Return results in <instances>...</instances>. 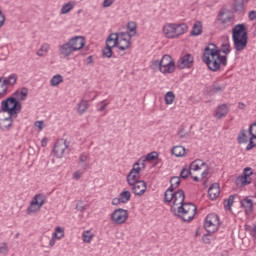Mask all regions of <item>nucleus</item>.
I'll return each instance as SVG.
<instances>
[{"label": "nucleus", "instance_id": "1", "mask_svg": "<svg viewBox=\"0 0 256 256\" xmlns=\"http://www.w3.org/2000/svg\"><path fill=\"white\" fill-rule=\"evenodd\" d=\"M169 195L167 196V191H165L164 203H172L170 209L173 215L184 221V223L193 221L197 214V206L191 202H185V192L183 189H178L176 192L170 191Z\"/></svg>", "mask_w": 256, "mask_h": 256}, {"label": "nucleus", "instance_id": "2", "mask_svg": "<svg viewBox=\"0 0 256 256\" xmlns=\"http://www.w3.org/2000/svg\"><path fill=\"white\" fill-rule=\"evenodd\" d=\"M202 61L210 71L214 72L221 71V67H227V56L221 55V50L213 43L205 47Z\"/></svg>", "mask_w": 256, "mask_h": 256}, {"label": "nucleus", "instance_id": "3", "mask_svg": "<svg viewBox=\"0 0 256 256\" xmlns=\"http://www.w3.org/2000/svg\"><path fill=\"white\" fill-rule=\"evenodd\" d=\"M232 41L234 43V49L238 53H241V51H244L245 47H247L249 36L247 32V26H245L244 23L237 24L233 27Z\"/></svg>", "mask_w": 256, "mask_h": 256}, {"label": "nucleus", "instance_id": "4", "mask_svg": "<svg viewBox=\"0 0 256 256\" xmlns=\"http://www.w3.org/2000/svg\"><path fill=\"white\" fill-rule=\"evenodd\" d=\"M131 37L129 32L110 33L108 41H112L113 47H118L120 51H127L131 47Z\"/></svg>", "mask_w": 256, "mask_h": 256}, {"label": "nucleus", "instance_id": "5", "mask_svg": "<svg viewBox=\"0 0 256 256\" xmlns=\"http://www.w3.org/2000/svg\"><path fill=\"white\" fill-rule=\"evenodd\" d=\"M187 31H189V26L186 23H169L163 27V33L167 39H177V37L185 35Z\"/></svg>", "mask_w": 256, "mask_h": 256}, {"label": "nucleus", "instance_id": "6", "mask_svg": "<svg viewBox=\"0 0 256 256\" xmlns=\"http://www.w3.org/2000/svg\"><path fill=\"white\" fill-rule=\"evenodd\" d=\"M1 107L0 115L1 113H8L10 117H17L18 111H21V102L15 97H9L1 102Z\"/></svg>", "mask_w": 256, "mask_h": 256}, {"label": "nucleus", "instance_id": "7", "mask_svg": "<svg viewBox=\"0 0 256 256\" xmlns=\"http://www.w3.org/2000/svg\"><path fill=\"white\" fill-rule=\"evenodd\" d=\"M204 229L209 234L215 233L219 229V216L217 214H208L205 219Z\"/></svg>", "mask_w": 256, "mask_h": 256}, {"label": "nucleus", "instance_id": "8", "mask_svg": "<svg viewBox=\"0 0 256 256\" xmlns=\"http://www.w3.org/2000/svg\"><path fill=\"white\" fill-rule=\"evenodd\" d=\"M129 219V211L123 209V208H118L114 210L111 214V221L115 225H123Z\"/></svg>", "mask_w": 256, "mask_h": 256}, {"label": "nucleus", "instance_id": "9", "mask_svg": "<svg viewBox=\"0 0 256 256\" xmlns=\"http://www.w3.org/2000/svg\"><path fill=\"white\" fill-rule=\"evenodd\" d=\"M161 62V73H174L175 72V61L169 54L163 55Z\"/></svg>", "mask_w": 256, "mask_h": 256}, {"label": "nucleus", "instance_id": "10", "mask_svg": "<svg viewBox=\"0 0 256 256\" xmlns=\"http://www.w3.org/2000/svg\"><path fill=\"white\" fill-rule=\"evenodd\" d=\"M217 21H219L220 25L223 27H231L235 23V15L227 12L225 10H221L217 16Z\"/></svg>", "mask_w": 256, "mask_h": 256}, {"label": "nucleus", "instance_id": "11", "mask_svg": "<svg viewBox=\"0 0 256 256\" xmlns=\"http://www.w3.org/2000/svg\"><path fill=\"white\" fill-rule=\"evenodd\" d=\"M251 175L253 172L250 167L244 169L243 174L238 176L236 179V185H240V187H246V185H251Z\"/></svg>", "mask_w": 256, "mask_h": 256}, {"label": "nucleus", "instance_id": "12", "mask_svg": "<svg viewBox=\"0 0 256 256\" xmlns=\"http://www.w3.org/2000/svg\"><path fill=\"white\" fill-rule=\"evenodd\" d=\"M69 146L67 145V140L65 139H59L53 148V153L54 155H56V157H58V159H61V157H63V155H65V151H67V148Z\"/></svg>", "mask_w": 256, "mask_h": 256}, {"label": "nucleus", "instance_id": "13", "mask_svg": "<svg viewBox=\"0 0 256 256\" xmlns=\"http://www.w3.org/2000/svg\"><path fill=\"white\" fill-rule=\"evenodd\" d=\"M129 186L131 187L132 193L138 197L145 195V191H147V183L143 180L130 184Z\"/></svg>", "mask_w": 256, "mask_h": 256}, {"label": "nucleus", "instance_id": "14", "mask_svg": "<svg viewBox=\"0 0 256 256\" xmlns=\"http://www.w3.org/2000/svg\"><path fill=\"white\" fill-rule=\"evenodd\" d=\"M140 179H141V168L132 167V169L130 170V172L126 177V181L128 185H133L141 181Z\"/></svg>", "mask_w": 256, "mask_h": 256}, {"label": "nucleus", "instance_id": "15", "mask_svg": "<svg viewBox=\"0 0 256 256\" xmlns=\"http://www.w3.org/2000/svg\"><path fill=\"white\" fill-rule=\"evenodd\" d=\"M194 58L191 54H186L178 60L177 67L179 69H191L193 67Z\"/></svg>", "mask_w": 256, "mask_h": 256}, {"label": "nucleus", "instance_id": "16", "mask_svg": "<svg viewBox=\"0 0 256 256\" xmlns=\"http://www.w3.org/2000/svg\"><path fill=\"white\" fill-rule=\"evenodd\" d=\"M68 43H70L74 52L81 51V48L85 47V38L82 36H74L69 39Z\"/></svg>", "mask_w": 256, "mask_h": 256}, {"label": "nucleus", "instance_id": "17", "mask_svg": "<svg viewBox=\"0 0 256 256\" xmlns=\"http://www.w3.org/2000/svg\"><path fill=\"white\" fill-rule=\"evenodd\" d=\"M248 133L250 135V138H249V143L246 146V151H251V149H253V147H255V145H256L253 142V139H256V135H255V133H256V122L252 123L249 126Z\"/></svg>", "mask_w": 256, "mask_h": 256}, {"label": "nucleus", "instance_id": "18", "mask_svg": "<svg viewBox=\"0 0 256 256\" xmlns=\"http://www.w3.org/2000/svg\"><path fill=\"white\" fill-rule=\"evenodd\" d=\"M240 206L244 209L246 215L253 213V200L249 196H246L240 201Z\"/></svg>", "mask_w": 256, "mask_h": 256}, {"label": "nucleus", "instance_id": "19", "mask_svg": "<svg viewBox=\"0 0 256 256\" xmlns=\"http://www.w3.org/2000/svg\"><path fill=\"white\" fill-rule=\"evenodd\" d=\"M73 53H75V50H73V47L69 42L59 46V54L62 55V57H70Z\"/></svg>", "mask_w": 256, "mask_h": 256}, {"label": "nucleus", "instance_id": "20", "mask_svg": "<svg viewBox=\"0 0 256 256\" xmlns=\"http://www.w3.org/2000/svg\"><path fill=\"white\" fill-rule=\"evenodd\" d=\"M117 46H113V41H108L106 39V47L102 50V56L106 59H111L113 57V48Z\"/></svg>", "mask_w": 256, "mask_h": 256}, {"label": "nucleus", "instance_id": "21", "mask_svg": "<svg viewBox=\"0 0 256 256\" xmlns=\"http://www.w3.org/2000/svg\"><path fill=\"white\" fill-rule=\"evenodd\" d=\"M179 185H181V178L179 176H173L170 179V187L166 190V196H171V194H169L170 191H175V189H177V187H179Z\"/></svg>", "mask_w": 256, "mask_h": 256}, {"label": "nucleus", "instance_id": "22", "mask_svg": "<svg viewBox=\"0 0 256 256\" xmlns=\"http://www.w3.org/2000/svg\"><path fill=\"white\" fill-rule=\"evenodd\" d=\"M219 193H220V190H219V184L218 183L212 184L208 189V197L212 201L217 199V197H219Z\"/></svg>", "mask_w": 256, "mask_h": 256}, {"label": "nucleus", "instance_id": "23", "mask_svg": "<svg viewBox=\"0 0 256 256\" xmlns=\"http://www.w3.org/2000/svg\"><path fill=\"white\" fill-rule=\"evenodd\" d=\"M227 113H229V108L227 107V104H222L218 106L215 117L216 119H223V117H226Z\"/></svg>", "mask_w": 256, "mask_h": 256}, {"label": "nucleus", "instance_id": "24", "mask_svg": "<svg viewBox=\"0 0 256 256\" xmlns=\"http://www.w3.org/2000/svg\"><path fill=\"white\" fill-rule=\"evenodd\" d=\"M13 125V116L9 115L6 118L0 119V129H2V131H7V129H9V127H11Z\"/></svg>", "mask_w": 256, "mask_h": 256}, {"label": "nucleus", "instance_id": "25", "mask_svg": "<svg viewBox=\"0 0 256 256\" xmlns=\"http://www.w3.org/2000/svg\"><path fill=\"white\" fill-rule=\"evenodd\" d=\"M201 33H203V23H201V21H196L190 34L192 37H198V35H201Z\"/></svg>", "mask_w": 256, "mask_h": 256}, {"label": "nucleus", "instance_id": "26", "mask_svg": "<svg viewBox=\"0 0 256 256\" xmlns=\"http://www.w3.org/2000/svg\"><path fill=\"white\" fill-rule=\"evenodd\" d=\"M203 167H207V164L203 162L201 159H196L190 164V171H199L200 169H203Z\"/></svg>", "mask_w": 256, "mask_h": 256}, {"label": "nucleus", "instance_id": "27", "mask_svg": "<svg viewBox=\"0 0 256 256\" xmlns=\"http://www.w3.org/2000/svg\"><path fill=\"white\" fill-rule=\"evenodd\" d=\"M235 13H243L245 11V0H234Z\"/></svg>", "mask_w": 256, "mask_h": 256}, {"label": "nucleus", "instance_id": "28", "mask_svg": "<svg viewBox=\"0 0 256 256\" xmlns=\"http://www.w3.org/2000/svg\"><path fill=\"white\" fill-rule=\"evenodd\" d=\"M237 142L239 145H243L249 142V138H247V130L242 129L237 136Z\"/></svg>", "mask_w": 256, "mask_h": 256}, {"label": "nucleus", "instance_id": "29", "mask_svg": "<svg viewBox=\"0 0 256 256\" xmlns=\"http://www.w3.org/2000/svg\"><path fill=\"white\" fill-rule=\"evenodd\" d=\"M28 94H29V89H27L26 87H23L21 91L18 90L14 93L15 97H18L20 101H25V99H27Z\"/></svg>", "mask_w": 256, "mask_h": 256}, {"label": "nucleus", "instance_id": "30", "mask_svg": "<svg viewBox=\"0 0 256 256\" xmlns=\"http://www.w3.org/2000/svg\"><path fill=\"white\" fill-rule=\"evenodd\" d=\"M1 83L7 87V85H15L17 83V75L15 74H11L8 79L4 78L3 80H1Z\"/></svg>", "mask_w": 256, "mask_h": 256}, {"label": "nucleus", "instance_id": "31", "mask_svg": "<svg viewBox=\"0 0 256 256\" xmlns=\"http://www.w3.org/2000/svg\"><path fill=\"white\" fill-rule=\"evenodd\" d=\"M171 153L175 157H183V155H185V147H183V146H174L171 150Z\"/></svg>", "mask_w": 256, "mask_h": 256}, {"label": "nucleus", "instance_id": "32", "mask_svg": "<svg viewBox=\"0 0 256 256\" xmlns=\"http://www.w3.org/2000/svg\"><path fill=\"white\" fill-rule=\"evenodd\" d=\"M89 109V102L87 100H82L77 107V111L79 113V115H83V113H85V111H87Z\"/></svg>", "mask_w": 256, "mask_h": 256}, {"label": "nucleus", "instance_id": "33", "mask_svg": "<svg viewBox=\"0 0 256 256\" xmlns=\"http://www.w3.org/2000/svg\"><path fill=\"white\" fill-rule=\"evenodd\" d=\"M146 161L147 159L145 157H141L137 162L133 164V167H135V169H140L141 173V171H144L145 167H147V164L145 163Z\"/></svg>", "mask_w": 256, "mask_h": 256}, {"label": "nucleus", "instance_id": "34", "mask_svg": "<svg viewBox=\"0 0 256 256\" xmlns=\"http://www.w3.org/2000/svg\"><path fill=\"white\" fill-rule=\"evenodd\" d=\"M119 197L122 203H129V201H131V192L129 190H124L119 194Z\"/></svg>", "mask_w": 256, "mask_h": 256}, {"label": "nucleus", "instance_id": "35", "mask_svg": "<svg viewBox=\"0 0 256 256\" xmlns=\"http://www.w3.org/2000/svg\"><path fill=\"white\" fill-rule=\"evenodd\" d=\"M52 87H57L60 85V83H63V76L61 74H56L52 77L51 81Z\"/></svg>", "mask_w": 256, "mask_h": 256}, {"label": "nucleus", "instance_id": "36", "mask_svg": "<svg viewBox=\"0 0 256 256\" xmlns=\"http://www.w3.org/2000/svg\"><path fill=\"white\" fill-rule=\"evenodd\" d=\"M73 7H75V2H73V1H70V2L66 3L65 5H63L61 8L62 15H67V13H69V11H71L73 9Z\"/></svg>", "mask_w": 256, "mask_h": 256}, {"label": "nucleus", "instance_id": "37", "mask_svg": "<svg viewBox=\"0 0 256 256\" xmlns=\"http://www.w3.org/2000/svg\"><path fill=\"white\" fill-rule=\"evenodd\" d=\"M127 29L129 31L128 33H130L132 37H135V35H137V23L133 21L128 22Z\"/></svg>", "mask_w": 256, "mask_h": 256}, {"label": "nucleus", "instance_id": "38", "mask_svg": "<svg viewBox=\"0 0 256 256\" xmlns=\"http://www.w3.org/2000/svg\"><path fill=\"white\" fill-rule=\"evenodd\" d=\"M32 202H34L36 205H39L40 207H43L45 205V195L43 194H37Z\"/></svg>", "mask_w": 256, "mask_h": 256}, {"label": "nucleus", "instance_id": "39", "mask_svg": "<svg viewBox=\"0 0 256 256\" xmlns=\"http://www.w3.org/2000/svg\"><path fill=\"white\" fill-rule=\"evenodd\" d=\"M233 203H235V195H230L229 198L224 201L225 210L231 211V207H233Z\"/></svg>", "mask_w": 256, "mask_h": 256}, {"label": "nucleus", "instance_id": "40", "mask_svg": "<svg viewBox=\"0 0 256 256\" xmlns=\"http://www.w3.org/2000/svg\"><path fill=\"white\" fill-rule=\"evenodd\" d=\"M39 209H41V206L32 201L27 208V215H31V213H37Z\"/></svg>", "mask_w": 256, "mask_h": 256}, {"label": "nucleus", "instance_id": "41", "mask_svg": "<svg viewBox=\"0 0 256 256\" xmlns=\"http://www.w3.org/2000/svg\"><path fill=\"white\" fill-rule=\"evenodd\" d=\"M164 99L166 105H173V102L175 101V93H173L172 91L167 92Z\"/></svg>", "mask_w": 256, "mask_h": 256}, {"label": "nucleus", "instance_id": "42", "mask_svg": "<svg viewBox=\"0 0 256 256\" xmlns=\"http://www.w3.org/2000/svg\"><path fill=\"white\" fill-rule=\"evenodd\" d=\"M89 156L87 154H81L79 157V162L81 163L82 169H89V164L87 163Z\"/></svg>", "mask_w": 256, "mask_h": 256}, {"label": "nucleus", "instance_id": "43", "mask_svg": "<svg viewBox=\"0 0 256 256\" xmlns=\"http://www.w3.org/2000/svg\"><path fill=\"white\" fill-rule=\"evenodd\" d=\"M52 235L56 239H63V237H65V231L61 228V226H57L55 228V232Z\"/></svg>", "mask_w": 256, "mask_h": 256}, {"label": "nucleus", "instance_id": "44", "mask_svg": "<svg viewBox=\"0 0 256 256\" xmlns=\"http://www.w3.org/2000/svg\"><path fill=\"white\" fill-rule=\"evenodd\" d=\"M49 49V44H43L41 48L37 51L36 55H38V57H43V55H45L44 53H49Z\"/></svg>", "mask_w": 256, "mask_h": 256}, {"label": "nucleus", "instance_id": "45", "mask_svg": "<svg viewBox=\"0 0 256 256\" xmlns=\"http://www.w3.org/2000/svg\"><path fill=\"white\" fill-rule=\"evenodd\" d=\"M221 47L222 48L220 49V53H224V56L227 57V55L231 53V44L230 43L222 44Z\"/></svg>", "mask_w": 256, "mask_h": 256}, {"label": "nucleus", "instance_id": "46", "mask_svg": "<svg viewBox=\"0 0 256 256\" xmlns=\"http://www.w3.org/2000/svg\"><path fill=\"white\" fill-rule=\"evenodd\" d=\"M84 243H91V239H93L94 235L91 234L90 231H84L82 234Z\"/></svg>", "mask_w": 256, "mask_h": 256}, {"label": "nucleus", "instance_id": "47", "mask_svg": "<svg viewBox=\"0 0 256 256\" xmlns=\"http://www.w3.org/2000/svg\"><path fill=\"white\" fill-rule=\"evenodd\" d=\"M221 91H225V85H213L210 92L215 93H221Z\"/></svg>", "mask_w": 256, "mask_h": 256}, {"label": "nucleus", "instance_id": "48", "mask_svg": "<svg viewBox=\"0 0 256 256\" xmlns=\"http://www.w3.org/2000/svg\"><path fill=\"white\" fill-rule=\"evenodd\" d=\"M179 139H187L189 137V132L185 131V128L180 127L177 133Z\"/></svg>", "mask_w": 256, "mask_h": 256}, {"label": "nucleus", "instance_id": "49", "mask_svg": "<svg viewBox=\"0 0 256 256\" xmlns=\"http://www.w3.org/2000/svg\"><path fill=\"white\" fill-rule=\"evenodd\" d=\"M189 175H192L191 173V169H187V167H184L181 172H180V177L181 179H187V177H189Z\"/></svg>", "mask_w": 256, "mask_h": 256}, {"label": "nucleus", "instance_id": "50", "mask_svg": "<svg viewBox=\"0 0 256 256\" xmlns=\"http://www.w3.org/2000/svg\"><path fill=\"white\" fill-rule=\"evenodd\" d=\"M159 157V153L153 151L147 154V156L144 158L146 161H155Z\"/></svg>", "mask_w": 256, "mask_h": 256}, {"label": "nucleus", "instance_id": "51", "mask_svg": "<svg viewBox=\"0 0 256 256\" xmlns=\"http://www.w3.org/2000/svg\"><path fill=\"white\" fill-rule=\"evenodd\" d=\"M3 78H0V97H5L7 95V86L5 84L1 83Z\"/></svg>", "mask_w": 256, "mask_h": 256}, {"label": "nucleus", "instance_id": "52", "mask_svg": "<svg viewBox=\"0 0 256 256\" xmlns=\"http://www.w3.org/2000/svg\"><path fill=\"white\" fill-rule=\"evenodd\" d=\"M245 229H246V231H250L251 235L253 237H255V235H256V225L255 224L253 225V227H251L250 225H246Z\"/></svg>", "mask_w": 256, "mask_h": 256}, {"label": "nucleus", "instance_id": "53", "mask_svg": "<svg viewBox=\"0 0 256 256\" xmlns=\"http://www.w3.org/2000/svg\"><path fill=\"white\" fill-rule=\"evenodd\" d=\"M151 69H159L161 71V60L152 61Z\"/></svg>", "mask_w": 256, "mask_h": 256}, {"label": "nucleus", "instance_id": "54", "mask_svg": "<svg viewBox=\"0 0 256 256\" xmlns=\"http://www.w3.org/2000/svg\"><path fill=\"white\" fill-rule=\"evenodd\" d=\"M210 236L211 234H209V232L207 234H204L202 237L203 243H205L206 245L211 244V238H209Z\"/></svg>", "mask_w": 256, "mask_h": 256}, {"label": "nucleus", "instance_id": "55", "mask_svg": "<svg viewBox=\"0 0 256 256\" xmlns=\"http://www.w3.org/2000/svg\"><path fill=\"white\" fill-rule=\"evenodd\" d=\"M9 247L7 246V243H1L0 244V253L3 255L5 253H7Z\"/></svg>", "mask_w": 256, "mask_h": 256}, {"label": "nucleus", "instance_id": "56", "mask_svg": "<svg viewBox=\"0 0 256 256\" xmlns=\"http://www.w3.org/2000/svg\"><path fill=\"white\" fill-rule=\"evenodd\" d=\"M248 18L250 21H256V11L255 10L250 11L248 14Z\"/></svg>", "mask_w": 256, "mask_h": 256}, {"label": "nucleus", "instance_id": "57", "mask_svg": "<svg viewBox=\"0 0 256 256\" xmlns=\"http://www.w3.org/2000/svg\"><path fill=\"white\" fill-rule=\"evenodd\" d=\"M111 5H113V0H104L102 3V7L104 8L111 7Z\"/></svg>", "mask_w": 256, "mask_h": 256}, {"label": "nucleus", "instance_id": "58", "mask_svg": "<svg viewBox=\"0 0 256 256\" xmlns=\"http://www.w3.org/2000/svg\"><path fill=\"white\" fill-rule=\"evenodd\" d=\"M76 209H77V211H81V212H83V211H85V206L83 205V202H80V203H77L76 204Z\"/></svg>", "mask_w": 256, "mask_h": 256}, {"label": "nucleus", "instance_id": "59", "mask_svg": "<svg viewBox=\"0 0 256 256\" xmlns=\"http://www.w3.org/2000/svg\"><path fill=\"white\" fill-rule=\"evenodd\" d=\"M204 171L202 172V178H201V181H203V179H207V176L209 175V170H207V166L204 167Z\"/></svg>", "mask_w": 256, "mask_h": 256}, {"label": "nucleus", "instance_id": "60", "mask_svg": "<svg viewBox=\"0 0 256 256\" xmlns=\"http://www.w3.org/2000/svg\"><path fill=\"white\" fill-rule=\"evenodd\" d=\"M120 203H123V202L121 201L120 196H119L118 198H113V199H112V205H120Z\"/></svg>", "mask_w": 256, "mask_h": 256}, {"label": "nucleus", "instance_id": "61", "mask_svg": "<svg viewBox=\"0 0 256 256\" xmlns=\"http://www.w3.org/2000/svg\"><path fill=\"white\" fill-rule=\"evenodd\" d=\"M43 125H45V123L43 121H36L35 122V127L40 129V131L43 129Z\"/></svg>", "mask_w": 256, "mask_h": 256}, {"label": "nucleus", "instance_id": "62", "mask_svg": "<svg viewBox=\"0 0 256 256\" xmlns=\"http://www.w3.org/2000/svg\"><path fill=\"white\" fill-rule=\"evenodd\" d=\"M5 25V14H0V27Z\"/></svg>", "mask_w": 256, "mask_h": 256}, {"label": "nucleus", "instance_id": "63", "mask_svg": "<svg viewBox=\"0 0 256 256\" xmlns=\"http://www.w3.org/2000/svg\"><path fill=\"white\" fill-rule=\"evenodd\" d=\"M93 63V56H88L87 58H86V64L87 65H91Z\"/></svg>", "mask_w": 256, "mask_h": 256}, {"label": "nucleus", "instance_id": "64", "mask_svg": "<svg viewBox=\"0 0 256 256\" xmlns=\"http://www.w3.org/2000/svg\"><path fill=\"white\" fill-rule=\"evenodd\" d=\"M73 178L77 180L81 179V173L79 171H76L73 175Z\"/></svg>", "mask_w": 256, "mask_h": 256}]
</instances>
